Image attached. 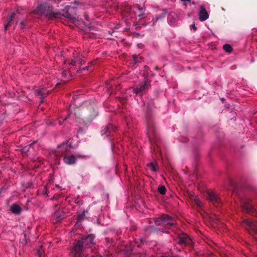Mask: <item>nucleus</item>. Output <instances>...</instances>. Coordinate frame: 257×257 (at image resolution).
Returning a JSON list of instances; mask_svg holds the SVG:
<instances>
[{
	"instance_id": "nucleus-31",
	"label": "nucleus",
	"mask_w": 257,
	"mask_h": 257,
	"mask_svg": "<svg viewBox=\"0 0 257 257\" xmlns=\"http://www.w3.org/2000/svg\"><path fill=\"white\" fill-rule=\"evenodd\" d=\"M68 116V115L67 116L65 117L64 118H59V119L58 120L59 124L60 125H62L63 124V121H64L65 120H66V119L67 118Z\"/></svg>"
},
{
	"instance_id": "nucleus-3",
	"label": "nucleus",
	"mask_w": 257,
	"mask_h": 257,
	"mask_svg": "<svg viewBox=\"0 0 257 257\" xmlns=\"http://www.w3.org/2000/svg\"><path fill=\"white\" fill-rule=\"evenodd\" d=\"M154 221L156 225H163L167 228L174 226L176 223L174 218L166 214H163L158 217L154 218Z\"/></svg>"
},
{
	"instance_id": "nucleus-27",
	"label": "nucleus",
	"mask_w": 257,
	"mask_h": 257,
	"mask_svg": "<svg viewBox=\"0 0 257 257\" xmlns=\"http://www.w3.org/2000/svg\"><path fill=\"white\" fill-rule=\"evenodd\" d=\"M24 187L26 188H31L33 187V183L32 181H29L24 184Z\"/></svg>"
},
{
	"instance_id": "nucleus-13",
	"label": "nucleus",
	"mask_w": 257,
	"mask_h": 257,
	"mask_svg": "<svg viewBox=\"0 0 257 257\" xmlns=\"http://www.w3.org/2000/svg\"><path fill=\"white\" fill-rule=\"evenodd\" d=\"M71 9H73V8L69 7L67 11L64 12L63 14H61L60 17L62 16L67 18L71 22L74 23L75 22L76 19L75 17L72 15L70 13Z\"/></svg>"
},
{
	"instance_id": "nucleus-33",
	"label": "nucleus",
	"mask_w": 257,
	"mask_h": 257,
	"mask_svg": "<svg viewBox=\"0 0 257 257\" xmlns=\"http://www.w3.org/2000/svg\"><path fill=\"white\" fill-rule=\"evenodd\" d=\"M21 29H24V27H25V21L24 20H22L21 23Z\"/></svg>"
},
{
	"instance_id": "nucleus-12",
	"label": "nucleus",
	"mask_w": 257,
	"mask_h": 257,
	"mask_svg": "<svg viewBox=\"0 0 257 257\" xmlns=\"http://www.w3.org/2000/svg\"><path fill=\"white\" fill-rule=\"evenodd\" d=\"M253 204H257L255 200L245 202L243 204V209L247 213H252L253 211Z\"/></svg>"
},
{
	"instance_id": "nucleus-1",
	"label": "nucleus",
	"mask_w": 257,
	"mask_h": 257,
	"mask_svg": "<svg viewBox=\"0 0 257 257\" xmlns=\"http://www.w3.org/2000/svg\"><path fill=\"white\" fill-rule=\"evenodd\" d=\"M94 237L93 234H89L87 235L82 236L73 243V247L70 252L71 256L82 257L85 254V249L90 247L91 245L95 244Z\"/></svg>"
},
{
	"instance_id": "nucleus-39",
	"label": "nucleus",
	"mask_w": 257,
	"mask_h": 257,
	"mask_svg": "<svg viewBox=\"0 0 257 257\" xmlns=\"http://www.w3.org/2000/svg\"><path fill=\"white\" fill-rule=\"evenodd\" d=\"M77 156L79 158H83L84 156L78 155Z\"/></svg>"
},
{
	"instance_id": "nucleus-6",
	"label": "nucleus",
	"mask_w": 257,
	"mask_h": 257,
	"mask_svg": "<svg viewBox=\"0 0 257 257\" xmlns=\"http://www.w3.org/2000/svg\"><path fill=\"white\" fill-rule=\"evenodd\" d=\"M71 148V144L69 141L67 143H63L57 148L55 152V155L58 157H63L69 154Z\"/></svg>"
},
{
	"instance_id": "nucleus-7",
	"label": "nucleus",
	"mask_w": 257,
	"mask_h": 257,
	"mask_svg": "<svg viewBox=\"0 0 257 257\" xmlns=\"http://www.w3.org/2000/svg\"><path fill=\"white\" fill-rule=\"evenodd\" d=\"M148 136L151 143V147L153 146V137L155 135V128L153 120L150 117L147 118Z\"/></svg>"
},
{
	"instance_id": "nucleus-17",
	"label": "nucleus",
	"mask_w": 257,
	"mask_h": 257,
	"mask_svg": "<svg viewBox=\"0 0 257 257\" xmlns=\"http://www.w3.org/2000/svg\"><path fill=\"white\" fill-rule=\"evenodd\" d=\"M11 210L13 213L19 215L21 213L22 209L19 205L17 204H14L11 207Z\"/></svg>"
},
{
	"instance_id": "nucleus-26",
	"label": "nucleus",
	"mask_w": 257,
	"mask_h": 257,
	"mask_svg": "<svg viewBox=\"0 0 257 257\" xmlns=\"http://www.w3.org/2000/svg\"><path fill=\"white\" fill-rule=\"evenodd\" d=\"M134 8L137 9L140 11V14L138 15L139 17H141L144 15V9L143 8H141L139 5H137L136 6H134Z\"/></svg>"
},
{
	"instance_id": "nucleus-32",
	"label": "nucleus",
	"mask_w": 257,
	"mask_h": 257,
	"mask_svg": "<svg viewBox=\"0 0 257 257\" xmlns=\"http://www.w3.org/2000/svg\"><path fill=\"white\" fill-rule=\"evenodd\" d=\"M5 117L6 116L4 113L1 115L0 118V125L3 123V121L5 119Z\"/></svg>"
},
{
	"instance_id": "nucleus-23",
	"label": "nucleus",
	"mask_w": 257,
	"mask_h": 257,
	"mask_svg": "<svg viewBox=\"0 0 257 257\" xmlns=\"http://www.w3.org/2000/svg\"><path fill=\"white\" fill-rule=\"evenodd\" d=\"M133 63L136 64L138 63H141V57H139V55L134 54L133 55Z\"/></svg>"
},
{
	"instance_id": "nucleus-42",
	"label": "nucleus",
	"mask_w": 257,
	"mask_h": 257,
	"mask_svg": "<svg viewBox=\"0 0 257 257\" xmlns=\"http://www.w3.org/2000/svg\"><path fill=\"white\" fill-rule=\"evenodd\" d=\"M87 17H88V16L87 15H86L85 18H86V19H87Z\"/></svg>"
},
{
	"instance_id": "nucleus-16",
	"label": "nucleus",
	"mask_w": 257,
	"mask_h": 257,
	"mask_svg": "<svg viewBox=\"0 0 257 257\" xmlns=\"http://www.w3.org/2000/svg\"><path fill=\"white\" fill-rule=\"evenodd\" d=\"M148 231L150 233H158L159 232L168 233V231H165L163 228H158L153 225L150 226L148 228Z\"/></svg>"
},
{
	"instance_id": "nucleus-19",
	"label": "nucleus",
	"mask_w": 257,
	"mask_h": 257,
	"mask_svg": "<svg viewBox=\"0 0 257 257\" xmlns=\"http://www.w3.org/2000/svg\"><path fill=\"white\" fill-rule=\"evenodd\" d=\"M90 114L88 115L87 118L88 119L91 120L97 115V112L94 110V109L91 107L89 109Z\"/></svg>"
},
{
	"instance_id": "nucleus-5",
	"label": "nucleus",
	"mask_w": 257,
	"mask_h": 257,
	"mask_svg": "<svg viewBox=\"0 0 257 257\" xmlns=\"http://www.w3.org/2000/svg\"><path fill=\"white\" fill-rule=\"evenodd\" d=\"M68 63L70 66L68 68L70 70V71L77 69L76 72L79 73L81 71V66L85 63V61L79 56H76L71 60H69Z\"/></svg>"
},
{
	"instance_id": "nucleus-10",
	"label": "nucleus",
	"mask_w": 257,
	"mask_h": 257,
	"mask_svg": "<svg viewBox=\"0 0 257 257\" xmlns=\"http://www.w3.org/2000/svg\"><path fill=\"white\" fill-rule=\"evenodd\" d=\"M243 225L246 229L250 230L257 233V222L247 219L243 221Z\"/></svg>"
},
{
	"instance_id": "nucleus-24",
	"label": "nucleus",
	"mask_w": 257,
	"mask_h": 257,
	"mask_svg": "<svg viewBox=\"0 0 257 257\" xmlns=\"http://www.w3.org/2000/svg\"><path fill=\"white\" fill-rule=\"evenodd\" d=\"M158 192L162 195H164L166 192V189L165 186L162 185L158 188Z\"/></svg>"
},
{
	"instance_id": "nucleus-21",
	"label": "nucleus",
	"mask_w": 257,
	"mask_h": 257,
	"mask_svg": "<svg viewBox=\"0 0 257 257\" xmlns=\"http://www.w3.org/2000/svg\"><path fill=\"white\" fill-rule=\"evenodd\" d=\"M87 213V210H84L82 213L78 214L77 217V222H81L83 221L85 216V214Z\"/></svg>"
},
{
	"instance_id": "nucleus-30",
	"label": "nucleus",
	"mask_w": 257,
	"mask_h": 257,
	"mask_svg": "<svg viewBox=\"0 0 257 257\" xmlns=\"http://www.w3.org/2000/svg\"><path fill=\"white\" fill-rule=\"evenodd\" d=\"M37 95L41 96L42 98H44L47 96V94H44L41 90L37 91Z\"/></svg>"
},
{
	"instance_id": "nucleus-8",
	"label": "nucleus",
	"mask_w": 257,
	"mask_h": 257,
	"mask_svg": "<svg viewBox=\"0 0 257 257\" xmlns=\"http://www.w3.org/2000/svg\"><path fill=\"white\" fill-rule=\"evenodd\" d=\"M178 238L179 239L178 243L182 246H190L192 244V241L191 238L186 233H182L179 234Z\"/></svg>"
},
{
	"instance_id": "nucleus-2",
	"label": "nucleus",
	"mask_w": 257,
	"mask_h": 257,
	"mask_svg": "<svg viewBox=\"0 0 257 257\" xmlns=\"http://www.w3.org/2000/svg\"><path fill=\"white\" fill-rule=\"evenodd\" d=\"M33 13L35 14L44 15L47 18L50 20L59 18L61 15V13L59 12H53V7L48 3L39 5Z\"/></svg>"
},
{
	"instance_id": "nucleus-36",
	"label": "nucleus",
	"mask_w": 257,
	"mask_h": 257,
	"mask_svg": "<svg viewBox=\"0 0 257 257\" xmlns=\"http://www.w3.org/2000/svg\"><path fill=\"white\" fill-rule=\"evenodd\" d=\"M135 245H137V246L138 247H141V243L139 244L137 242H135V245H134V247L135 246Z\"/></svg>"
},
{
	"instance_id": "nucleus-41",
	"label": "nucleus",
	"mask_w": 257,
	"mask_h": 257,
	"mask_svg": "<svg viewBox=\"0 0 257 257\" xmlns=\"http://www.w3.org/2000/svg\"><path fill=\"white\" fill-rule=\"evenodd\" d=\"M56 187H57V188H59L60 187V186L58 185H56Z\"/></svg>"
},
{
	"instance_id": "nucleus-20",
	"label": "nucleus",
	"mask_w": 257,
	"mask_h": 257,
	"mask_svg": "<svg viewBox=\"0 0 257 257\" xmlns=\"http://www.w3.org/2000/svg\"><path fill=\"white\" fill-rule=\"evenodd\" d=\"M15 15V13H13L7 19V24L5 26V30H7V28L10 26L11 22Z\"/></svg>"
},
{
	"instance_id": "nucleus-35",
	"label": "nucleus",
	"mask_w": 257,
	"mask_h": 257,
	"mask_svg": "<svg viewBox=\"0 0 257 257\" xmlns=\"http://www.w3.org/2000/svg\"><path fill=\"white\" fill-rule=\"evenodd\" d=\"M191 27H192V28L194 30H196L197 29V28L195 26L194 24H193V25H191Z\"/></svg>"
},
{
	"instance_id": "nucleus-34",
	"label": "nucleus",
	"mask_w": 257,
	"mask_h": 257,
	"mask_svg": "<svg viewBox=\"0 0 257 257\" xmlns=\"http://www.w3.org/2000/svg\"><path fill=\"white\" fill-rule=\"evenodd\" d=\"M89 66H86V67H84L83 68H82V69L80 68V70H89Z\"/></svg>"
},
{
	"instance_id": "nucleus-15",
	"label": "nucleus",
	"mask_w": 257,
	"mask_h": 257,
	"mask_svg": "<svg viewBox=\"0 0 257 257\" xmlns=\"http://www.w3.org/2000/svg\"><path fill=\"white\" fill-rule=\"evenodd\" d=\"M63 160L65 164L67 165H73L75 163L76 158L74 156H64Z\"/></svg>"
},
{
	"instance_id": "nucleus-29",
	"label": "nucleus",
	"mask_w": 257,
	"mask_h": 257,
	"mask_svg": "<svg viewBox=\"0 0 257 257\" xmlns=\"http://www.w3.org/2000/svg\"><path fill=\"white\" fill-rule=\"evenodd\" d=\"M31 145L32 144H30V145L25 146L24 148H23L22 149V153L26 154L29 151Z\"/></svg>"
},
{
	"instance_id": "nucleus-4",
	"label": "nucleus",
	"mask_w": 257,
	"mask_h": 257,
	"mask_svg": "<svg viewBox=\"0 0 257 257\" xmlns=\"http://www.w3.org/2000/svg\"><path fill=\"white\" fill-rule=\"evenodd\" d=\"M151 86V80L147 78L144 81L140 82L137 87L133 88L132 92L137 95L142 96L147 93Z\"/></svg>"
},
{
	"instance_id": "nucleus-22",
	"label": "nucleus",
	"mask_w": 257,
	"mask_h": 257,
	"mask_svg": "<svg viewBox=\"0 0 257 257\" xmlns=\"http://www.w3.org/2000/svg\"><path fill=\"white\" fill-rule=\"evenodd\" d=\"M147 166L152 171L156 172L157 171L158 167L155 163L151 162L148 164Z\"/></svg>"
},
{
	"instance_id": "nucleus-37",
	"label": "nucleus",
	"mask_w": 257,
	"mask_h": 257,
	"mask_svg": "<svg viewBox=\"0 0 257 257\" xmlns=\"http://www.w3.org/2000/svg\"><path fill=\"white\" fill-rule=\"evenodd\" d=\"M5 191V189L4 188H1L0 189V194Z\"/></svg>"
},
{
	"instance_id": "nucleus-14",
	"label": "nucleus",
	"mask_w": 257,
	"mask_h": 257,
	"mask_svg": "<svg viewBox=\"0 0 257 257\" xmlns=\"http://www.w3.org/2000/svg\"><path fill=\"white\" fill-rule=\"evenodd\" d=\"M209 17V15L206 11L205 7L201 6L200 7V11L199 13V20L200 21H204L206 20Z\"/></svg>"
},
{
	"instance_id": "nucleus-18",
	"label": "nucleus",
	"mask_w": 257,
	"mask_h": 257,
	"mask_svg": "<svg viewBox=\"0 0 257 257\" xmlns=\"http://www.w3.org/2000/svg\"><path fill=\"white\" fill-rule=\"evenodd\" d=\"M54 216L56 219V222H59L65 218V214L62 211L59 210L55 212Z\"/></svg>"
},
{
	"instance_id": "nucleus-25",
	"label": "nucleus",
	"mask_w": 257,
	"mask_h": 257,
	"mask_svg": "<svg viewBox=\"0 0 257 257\" xmlns=\"http://www.w3.org/2000/svg\"><path fill=\"white\" fill-rule=\"evenodd\" d=\"M223 49L227 52L230 53L232 51V48L230 45L226 44L223 45Z\"/></svg>"
},
{
	"instance_id": "nucleus-40",
	"label": "nucleus",
	"mask_w": 257,
	"mask_h": 257,
	"mask_svg": "<svg viewBox=\"0 0 257 257\" xmlns=\"http://www.w3.org/2000/svg\"><path fill=\"white\" fill-rule=\"evenodd\" d=\"M38 253L39 257H41L40 251V250L38 251Z\"/></svg>"
},
{
	"instance_id": "nucleus-9",
	"label": "nucleus",
	"mask_w": 257,
	"mask_h": 257,
	"mask_svg": "<svg viewBox=\"0 0 257 257\" xmlns=\"http://www.w3.org/2000/svg\"><path fill=\"white\" fill-rule=\"evenodd\" d=\"M207 198L209 202L216 206L221 204V199L218 194L214 192H208Z\"/></svg>"
},
{
	"instance_id": "nucleus-38",
	"label": "nucleus",
	"mask_w": 257,
	"mask_h": 257,
	"mask_svg": "<svg viewBox=\"0 0 257 257\" xmlns=\"http://www.w3.org/2000/svg\"><path fill=\"white\" fill-rule=\"evenodd\" d=\"M63 76H66V71H64L63 72Z\"/></svg>"
},
{
	"instance_id": "nucleus-11",
	"label": "nucleus",
	"mask_w": 257,
	"mask_h": 257,
	"mask_svg": "<svg viewBox=\"0 0 257 257\" xmlns=\"http://www.w3.org/2000/svg\"><path fill=\"white\" fill-rule=\"evenodd\" d=\"M116 127L112 124L109 123L105 126L104 129L101 131L102 135H106V137L113 136L115 133Z\"/></svg>"
},
{
	"instance_id": "nucleus-28",
	"label": "nucleus",
	"mask_w": 257,
	"mask_h": 257,
	"mask_svg": "<svg viewBox=\"0 0 257 257\" xmlns=\"http://www.w3.org/2000/svg\"><path fill=\"white\" fill-rule=\"evenodd\" d=\"M195 203L199 208H202V203L199 199H195Z\"/></svg>"
}]
</instances>
